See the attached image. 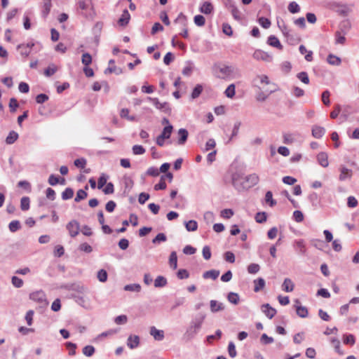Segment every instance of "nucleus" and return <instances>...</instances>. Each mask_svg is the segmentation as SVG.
<instances>
[{
	"instance_id": "f257e3e1",
	"label": "nucleus",
	"mask_w": 359,
	"mask_h": 359,
	"mask_svg": "<svg viewBox=\"0 0 359 359\" xmlns=\"http://www.w3.org/2000/svg\"><path fill=\"white\" fill-rule=\"evenodd\" d=\"M259 181V176L255 173L244 176L236 172L232 175V184L238 191L250 189L257 184Z\"/></svg>"
},
{
	"instance_id": "f03ea898",
	"label": "nucleus",
	"mask_w": 359,
	"mask_h": 359,
	"mask_svg": "<svg viewBox=\"0 0 359 359\" xmlns=\"http://www.w3.org/2000/svg\"><path fill=\"white\" fill-rule=\"evenodd\" d=\"M205 318V315H201L200 316L194 319L187 328L184 334V337L187 339L193 338L201 329Z\"/></svg>"
},
{
	"instance_id": "7ed1b4c3",
	"label": "nucleus",
	"mask_w": 359,
	"mask_h": 359,
	"mask_svg": "<svg viewBox=\"0 0 359 359\" xmlns=\"http://www.w3.org/2000/svg\"><path fill=\"white\" fill-rule=\"evenodd\" d=\"M214 71L217 77L224 79L233 76L236 68L231 65H215Z\"/></svg>"
},
{
	"instance_id": "20e7f679",
	"label": "nucleus",
	"mask_w": 359,
	"mask_h": 359,
	"mask_svg": "<svg viewBox=\"0 0 359 359\" xmlns=\"http://www.w3.org/2000/svg\"><path fill=\"white\" fill-rule=\"evenodd\" d=\"M148 100H149L158 109L168 114L171 113V108L169 103L166 102L162 103L158 100V98L156 97H148Z\"/></svg>"
},
{
	"instance_id": "39448f33",
	"label": "nucleus",
	"mask_w": 359,
	"mask_h": 359,
	"mask_svg": "<svg viewBox=\"0 0 359 359\" xmlns=\"http://www.w3.org/2000/svg\"><path fill=\"white\" fill-rule=\"evenodd\" d=\"M252 57L256 60H262L266 62H271L273 60V56L262 50H256L253 54Z\"/></svg>"
},
{
	"instance_id": "423d86ee",
	"label": "nucleus",
	"mask_w": 359,
	"mask_h": 359,
	"mask_svg": "<svg viewBox=\"0 0 359 359\" xmlns=\"http://www.w3.org/2000/svg\"><path fill=\"white\" fill-rule=\"evenodd\" d=\"M30 299L33 300L34 302L43 304L46 303V295L44 292L41 290L40 291H36L29 294Z\"/></svg>"
},
{
	"instance_id": "0eeeda50",
	"label": "nucleus",
	"mask_w": 359,
	"mask_h": 359,
	"mask_svg": "<svg viewBox=\"0 0 359 359\" xmlns=\"http://www.w3.org/2000/svg\"><path fill=\"white\" fill-rule=\"evenodd\" d=\"M67 229H68L69 234L71 236L74 237L79 233V225L76 221H71L67 225Z\"/></svg>"
},
{
	"instance_id": "6e6552de",
	"label": "nucleus",
	"mask_w": 359,
	"mask_h": 359,
	"mask_svg": "<svg viewBox=\"0 0 359 359\" xmlns=\"http://www.w3.org/2000/svg\"><path fill=\"white\" fill-rule=\"evenodd\" d=\"M330 8L337 12L339 14L342 15H346L348 13V8L344 6L341 5L338 3H332L330 4Z\"/></svg>"
},
{
	"instance_id": "1a4fd4ad",
	"label": "nucleus",
	"mask_w": 359,
	"mask_h": 359,
	"mask_svg": "<svg viewBox=\"0 0 359 359\" xmlns=\"http://www.w3.org/2000/svg\"><path fill=\"white\" fill-rule=\"evenodd\" d=\"M295 307L297 314L301 318H306L308 316L309 312L306 307L301 306L299 300H295Z\"/></svg>"
},
{
	"instance_id": "9d476101",
	"label": "nucleus",
	"mask_w": 359,
	"mask_h": 359,
	"mask_svg": "<svg viewBox=\"0 0 359 359\" xmlns=\"http://www.w3.org/2000/svg\"><path fill=\"white\" fill-rule=\"evenodd\" d=\"M149 333L155 340L162 341L164 339V332L156 329L154 326L150 327Z\"/></svg>"
},
{
	"instance_id": "9b49d317",
	"label": "nucleus",
	"mask_w": 359,
	"mask_h": 359,
	"mask_svg": "<svg viewBox=\"0 0 359 359\" xmlns=\"http://www.w3.org/2000/svg\"><path fill=\"white\" fill-rule=\"evenodd\" d=\"M140 344V337L137 335H130L127 339V346L131 348H137Z\"/></svg>"
},
{
	"instance_id": "f8f14e48",
	"label": "nucleus",
	"mask_w": 359,
	"mask_h": 359,
	"mask_svg": "<svg viewBox=\"0 0 359 359\" xmlns=\"http://www.w3.org/2000/svg\"><path fill=\"white\" fill-rule=\"evenodd\" d=\"M82 63L84 65L83 72L87 77L90 76V54L86 53H83L82 55Z\"/></svg>"
},
{
	"instance_id": "ddd939ff",
	"label": "nucleus",
	"mask_w": 359,
	"mask_h": 359,
	"mask_svg": "<svg viewBox=\"0 0 359 359\" xmlns=\"http://www.w3.org/2000/svg\"><path fill=\"white\" fill-rule=\"evenodd\" d=\"M130 19V15L129 12L128 11V10L125 9L123 11V13H122L121 18L118 20V24L121 27H125L128 24Z\"/></svg>"
},
{
	"instance_id": "4468645a",
	"label": "nucleus",
	"mask_w": 359,
	"mask_h": 359,
	"mask_svg": "<svg viewBox=\"0 0 359 359\" xmlns=\"http://www.w3.org/2000/svg\"><path fill=\"white\" fill-rule=\"evenodd\" d=\"M267 43L269 46L275 47L279 50H283V46L280 43L279 39L273 35H271L270 36H269L268 40H267Z\"/></svg>"
},
{
	"instance_id": "2eb2a0df",
	"label": "nucleus",
	"mask_w": 359,
	"mask_h": 359,
	"mask_svg": "<svg viewBox=\"0 0 359 359\" xmlns=\"http://www.w3.org/2000/svg\"><path fill=\"white\" fill-rule=\"evenodd\" d=\"M318 163L323 168H327L329 165L328 156L325 152H320L317 155Z\"/></svg>"
},
{
	"instance_id": "dca6fc26",
	"label": "nucleus",
	"mask_w": 359,
	"mask_h": 359,
	"mask_svg": "<svg viewBox=\"0 0 359 359\" xmlns=\"http://www.w3.org/2000/svg\"><path fill=\"white\" fill-rule=\"evenodd\" d=\"M340 172L341 173L339 177V180L340 181H344L346 179H350L353 174L352 170L346 167H341L340 168Z\"/></svg>"
},
{
	"instance_id": "f3484780",
	"label": "nucleus",
	"mask_w": 359,
	"mask_h": 359,
	"mask_svg": "<svg viewBox=\"0 0 359 359\" xmlns=\"http://www.w3.org/2000/svg\"><path fill=\"white\" fill-rule=\"evenodd\" d=\"M262 310L270 319H271L276 313V310L270 306L269 304L262 305Z\"/></svg>"
},
{
	"instance_id": "a211bd4d",
	"label": "nucleus",
	"mask_w": 359,
	"mask_h": 359,
	"mask_svg": "<svg viewBox=\"0 0 359 359\" xmlns=\"http://www.w3.org/2000/svg\"><path fill=\"white\" fill-rule=\"evenodd\" d=\"M294 287V284L290 278H285L282 285V289L286 292H292Z\"/></svg>"
},
{
	"instance_id": "6ab92c4d",
	"label": "nucleus",
	"mask_w": 359,
	"mask_h": 359,
	"mask_svg": "<svg viewBox=\"0 0 359 359\" xmlns=\"http://www.w3.org/2000/svg\"><path fill=\"white\" fill-rule=\"evenodd\" d=\"M188 135H189L188 131L186 129L180 128L178 130V136H179V139L177 141L178 144L183 145L187 140Z\"/></svg>"
},
{
	"instance_id": "aec40b11",
	"label": "nucleus",
	"mask_w": 359,
	"mask_h": 359,
	"mask_svg": "<svg viewBox=\"0 0 359 359\" xmlns=\"http://www.w3.org/2000/svg\"><path fill=\"white\" fill-rule=\"evenodd\" d=\"M277 23L278 27L285 37L289 39L290 36H292V34H290L291 30L287 27L283 20H281L280 22L278 20Z\"/></svg>"
},
{
	"instance_id": "412c9836",
	"label": "nucleus",
	"mask_w": 359,
	"mask_h": 359,
	"mask_svg": "<svg viewBox=\"0 0 359 359\" xmlns=\"http://www.w3.org/2000/svg\"><path fill=\"white\" fill-rule=\"evenodd\" d=\"M213 11V6L209 1H205L200 7V11L204 14H210Z\"/></svg>"
},
{
	"instance_id": "4be33fe9",
	"label": "nucleus",
	"mask_w": 359,
	"mask_h": 359,
	"mask_svg": "<svg viewBox=\"0 0 359 359\" xmlns=\"http://www.w3.org/2000/svg\"><path fill=\"white\" fill-rule=\"evenodd\" d=\"M102 27H103V24L102 22H97L95 25L94 27H93V31H94V33H95L94 41H95L96 44H97L98 42H99L100 34L101 31L102 29Z\"/></svg>"
},
{
	"instance_id": "5701e85b",
	"label": "nucleus",
	"mask_w": 359,
	"mask_h": 359,
	"mask_svg": "<svg viewBox=\"0 0 359 359\" xmlns=\"http://www.w3.org/2000/svg\"><path fill=\"white\" fill-rule=\"evenodd\" d=\"M325 128L320 126H315L312 128V135L316 138H320L325 134Z\"/></svg>"
},
{
	"instance_id": "b1692460",
	"label": "nucleus",
	"mask_w": 359,
	"mask_h": 359,
	"mask_svg": "<svg viewBox=\"0 0 359 359\" xmlns=\"http://www.w3.org/2000/svg\"><path fill=\"white\" fill-rule=\"evenodd\" d=\"M169 265L172 269H176L177 267V256L175 251L171 252L169 257Z\"/></svg>"
},
{
	"instance_id": "393cba45",
	"label": "nucleus",
	"mask_w": 359,
	"mask_h": 359,
	"mask_svg": "<svg viewBox=\"0 0 359 359\" xmlns=\"http://www.w3.org/2000/svg\"><path fill=\"white\" fill-rule=\"evenodd\" d=\"M210 310L212 312H217L224 309V306L222 303L217 302L216 300H211L210 302Z\"/></svg>"
},
{
	"instance_id": "a878e982",
	"label": "nucleus",
	"mask_w": 359,
	"mask_h": 359,
	"mask_svg": "<svg viewBox=\"0 0 359 359\" xmlns=\"http://www.w3.org/2000/svg\"><path fill=\"white\" fill-rule=\"evenodd\" d=\"M219 275V271L212 269V270L205 271L203 274V277L205 279L211 278L212 280H215L218 278Z\"/></svg>"
},
{
	"instance_id": "bb28decb",
	"label": "nucleus",
	"mask_w": 359,
	"mask_h": 359,
	"mask_svg": "<svg viewBox=\"0 0 359 359\" xmlns=\"http://www.w3.org/2000/svg\"><path fill=\"white\" fill-rule=\"evenodd\" d=\"M34 46V44H22L18 46V49L20 51L21 55L27 57L29 55L31 52L32 47Z\"/></svg>"
},
{
	"instance_id": "cd10ccee",
	"label": "nucleus",
	"mask_w": 359,
	"mask_h": 359,
	"mask_svg": "<svg viewBox=\"0 0 359 359\" xmlns=\"http://www.w3.org/2000/svg\"><path fill=\"white\" fill-rule=\"evenodd\" d=\"M172 130V126L171 124H168V126L164 127L160 135L168 140L170 137Z\"/></svg>"
},
{
	"instance_id": "c85d7f7f",
	"label": "nucleus",
	"mask_w": 359,
	"mask_h": 359,
	"mask_svg": "<svg viewBox=\"0 0 359 359\" xmlns=\"http://www.w3.org/2000/svg\"><path fill=\"white\" fill-rule=\"evenodd\" d=\"M52 7L51 0H43V9L42 14L43 17H46L50 13Z\"/></svg>"
},
{
	"instance_id": "c756f323",
	"label": "nucleus",
	"mask_w": 359,
	"mask_h": 359,
	"mask_svg": "<svg viewBox=\"0 0 359 359\" xmlns=\"http://www.w3.org/2000/svg\"><path fill=\"white\" fill-rule=\"evenodd\" d=\"M294 247L299 250L300 254L305 255L306 248L303 240L296 241L294 243Z\"/></svg>"
},
{
	"instance_id": "7c9ffc66",
	"label": "nucleus",
	"mask_w": 359,
	"mask_h": 359,
	"mask_svg": "<svg viewBox=\"0 0 359 359\" xmlns=\"http://www.w3.org/2000/svg\"><path fill=\"white\" fill-rule=\"evenodd\" d=\"M225 95L228 98H233L236 94V86L233 83L230 84L224 91Z\"/></svg>"
},
{
	"instance_id": "2f4dec72",
	"label": "nucleus",
	"mask_w": 359,
	"mask_h": 359,
	"mask_svg": "<svg viewBox=\"0 0 359 359\" xmlns=\"http://www.w3.org/2000/svg\"><path fill=\"white\" fill-rule=\"evenodd\" d=\"M327 60L330 65H336V66H339L341 62L340 57H339L336 55H334L332 54H330L327 56Z\"/></svg>"
},
{
	"instance_id": "473e14b6",
	"label": "nucleus",
	"mask_w": 359,
	"mask_h": 359,
	"mask_svg": "<svg viewBox=\"0 0 359 359\" xmlns=\"http://www.w3.org/2000/svg\"><path fill=\"white\" fill-rule=\"evenodd\" d=\"M120 116L123 118H126L130 121H136V117L135 116L129 115V110L126 108L122 109L120 112Z\"/></svg>"
},
{
	"instance_id": "72a5a7b5",
	"label": "nucleus",
	"mask_w": 359,
	"mask_h": 359,
	"mask_svg": "<svg viewBox=\"0 0 359 359\" xmlns=\"http://www.w3.org/2000/svg\"><path fill=\"white\" fill-rule=\"evenodd\" d=\"M57 70L58 67L55 65L51 64L44 70V75L48 77L51 76Z\"/></svg>"
},
{
	"instance_id": "f704fd0d",
	"label": "nucleus",
	"mask_w": 359,
	"mask_h": 359,
	"mask_svg": "<svg viewBox=\"0 0 359 359\" xmlns=\"http://www.w3.org/2000/svg\"><path fill=\"white\" fill-rule=\"evenodd\" d=\"M254 291L259 292V290L264 288L265 285V281L262 278H259L254 280Z\"/></svg>"
},
{
	"instance_id": "c9c22d12",
	"label": "nucleus",
	"mask_w": 359,
	"mask_h": 359,
	"mask_svg": "<svg viewBox=\"0 0 359 359\" xmlns=\"http://www.w3.org/2000/svg\"><path fill=\"white\" fill-rule=\"evenodd\" d=\"M65 182V180L64 178H62L61 181H60V178L57 176H55L54 175H50L48 178V183L52 186H55L57 183H61L62 184H64Z\"/></svg>"
},
{
	"instance_id": "e433bc0d",
	"label": "nucleus",
	"mask_w": 359,
	"mask_h": 359,
	"mask_svg": "<svg viewBox=\"0 0 359 359\" xmlns=\"http://www.w3.org/2000/svg\"><path fill=\"white\" fill-rule=\"evenodd\" d=\"M167 285V280L161 276H158L154 280V286L156 287H164Z\"/></svg>"
},
{
	"instance_id": "4c0bfd02",
	"label": "nucleus",
	"mask_w": 359,
	"mask_h": 359,
	"mask_svg": "<svg viewBox=\"0 0 359 359\" xmlns=\"http://www.w3.org/2000/svg\"><path fill=\"white\" fill-rule=\"evenodd\" d=\"M185 226L188 231H195L198 229V224L195 220H189L185 223Z\"/></svg>"
},
{
	"instance_id": "58836bf2",
	"label": "nucleus",
	"mask_w": 359,
	"mask_h": 359,
	"mask_svg": "<svg viewBox=\"0 0 359 359\" xmlns=\"http://www.w3.org/2000/svg\"><path fill=\"white\" fill-rule=\"evenodd\" d=\"M124 290L126 291H131V292H140L141 290V285L137 283L129 284L124 286Z\"/></svg>"
},
{
	"instance_id": "ea45409f",
	"label": "nucleus",
	"mask_w": 359,
	"mask_h": 359,
	"mask_svg": "<svg viewBox=\"0 0 359 359\" xmlns=\"http://www.w3.org/2000/svg\"><path fill=\"white\" fill-rule=\"evenodd\" d=\"M228 301L233 304H238L239 302V296L237 293L229 292L227 296Z\"/></svg>"
},
{
	"instance_id": "a19ab883",
	"label": "nucleus",
	"mask_w": 359,
	"mask_h": 359,
	"mask_svg": "<svg viewBox=\"0 0 359 359\" xmlns=\"http://www.w3.org/2000/svg\"><path fill=\"white\" fill-rule=\"evenodd\" d=\"M18 137V135L15 131H11L9 133L8 135L6 137V142L7 144H11L14 143Z\"/></svg>"
},
{
	"instance_id": "79ce46f5",
	"label": "nucleus",
	"mask_w": 359,
	"mask_h": 359,
	"mask_svg": "<svg viewBox=\"0 0 359 359\" xmlns=\"http://www.w3.org/2000/svg\"><path fill=\"white\" fill-rule=\"evenodd\" d=\"M297 77L304 84H309L310 82L308 74L306 72H301L297 74Z\"/></svg>"
},
{
	"instance_id": "37998d69",
	"label": "nucleus",
	"mask_w": 359,
	"mask_h": 359,
	"mask_svg": "<svg viewBox=\"0 0 359 359\" xmlns=\"http://www.w3.org/2000/svg\"><path fill=\"white\" fill-rule=\"evenodd\" d=\"M288 11L291 13H297L300 11V7L295 1H292L288 5Z\"/></svg>"
},
{
	"instance_id": "c03bdc74",
	"label": "nucleus",
	"mask_w": 359,
	"mask_h": 359,
	"mask_svg": "<svg viewBox=\"0 0 359 359\" xmlns=\"http://www.w3.org/2000/svg\"><path fill=\"white\" fill-rule=\"evenodd\" d=\"M132 151L134 155H142L146 151L145 149L142 145H134L132 148Z\"/></svg>"
},
{
	"instance_id": "a18cd8bd",
	"label": "nucleus",
	"mask_w": 359,
	"mask_h": 359,
	"mask_svg": "<svg viewBox=\"0 0 359 359\" xmlns=\"http://www.w3.org/2000/svg\"><path fill=\"white\" fill-rule=\"evenodd\" d=\"M202 91L203 86L201 84L196 85L191 93V97L193 99L197 98L201 94Z\"/></svg>"
},
{
	"instance_id": "49530a36",
	"label": "nucleus",
	"mask_w": 359,
	"mask_h": 359,
	"mask_svg": "<svg viewBox=\"0 0 359 359\" xmlns=\"http://www.w3.org/2000/svg\"><path fill=\"white\" fill-rule=\"evenodd\" d=\"M265 201L267 203H269L271 207L274 206L276 204V201L273 199L272 192L268 191L265 195Z\"/></svg>"
},
{
	"instance_id": "de8ad7c7",
	"label": "nucleus",
	"mask_w": 359,
	"mask_h": 359,
	"mask_svg": "<svg viewBox=\"0 0 359 359\" xmlns=\"http://www.w3.org/2000/svg\"><path fill=\"white\" fill-rule=\"evenodd\" d=\"M229 11L231 12L235 20H240L241 19V12L236 6H231V8L229 9Z\"/></svg>"
},
{
	"instance_id": "09e8293b",
	"label": "nucleus",
	"mask_w": 359,
	"mask_h": 359,
	"mask_svg": "<svg viewBox=\"0 0 359 359\" xmlns=\"http://www.w3.org/2000/svg\"><path fill=\"white\" fill-rule=\"evenodd\" d=\"M74 196V191L70 188H67L62 193V198L63 200H67L70 199Z\"/></svg>"
},
{
	"instance_id": "8fccbe9b",
	"label": "nucleus",
	"mask_w": 359,
	"mask_h": 359,
	"mask_svg": "<svg viewBox=\"0 0 359 359\" xmlns=\"http://www.w3.org/2000/svg\"><path fill=\"white\" fill-rule=\"evenodd\" d=\"M194 23L199 27H202L205 23V18L201 15H197L194 18Z\"/></svg>"
},
{
	"instance_id": "3c124183",
	"label": "nucleus",
	"mask_w": 359,
	"mask_h": 359,
	"mask_svg": "<svg viewBox=\"0 0 359 359\" xmlns=\"http://www.w3.org/2000/svg\"><path fill=\"white\" fill-rule=\"evenodd\" d=\"M107 179H108V176L104 174H102L100 177V178L98 179V182H97V188L99 189H102L103 187L107 184Z\"/></svg>"
},
{
	"instance_id": "603ef678",
	"label": "nucleus",
	"mask_w": 359,
	"mask_h": 359,
	"mask_svg": "<svg viewBox=\"0 0 359 359\" xmlns=\"http://www.w3.org/2000/svg\"><path fill=\"white\" fill-rule=\"evenodd\" d=\"M97 277L98 278V280L102 282V283H104L107 281V273L105 270L104 269H100L98 272H97Z\"/></svg>"
},
{
	"instance_id": "864d4df0",
	"label": "nucleus",
	"mask_w": 359,
	"mask_h": 359,
	"mask_svg": "<svg viewBox=\"0 0 359 359\" xmlns=\"http://www.w3.org/2000/svg\"><path fill=\"white\" fill-rule=\"evenodd\" d=\"M20 208L22 210H27L29 208V198L28 197L22 198Z\"/></svg>"
},
{
	"instance_id": "5fc2aeb1",
	"label": "nucleus",
	"mask_w": 359,
	"mask_h": 359,
	"mask_svg": "<svg viewBox=\"0 0 359 359\" xmlns=\"http://www.w3.org/2000/svg\"><path fill=\"white\" fill-rule=\"evenodd\" d=\"M228 352L229 355L231 358H234L236 356V346L233 342L230 341L228 345Z\"/></svg>"
},
{
	"instance_id": "6e6d98bb",
	"label": "nucleus",
	"mask_w": 359,
	"mask_h": 359,
	"mask_svg": "<svg viewBox=\"0 0 359 359\" xmlns=\"http://www.w3.org/2000/svg\"><path fill=\"white\" fill-rule=\"evenodd\" d=\"M167 240L166 236L163 233H159L156 235V236L152 240V243L154 244L160 243V242H165Z\"/></svg>"
},
{
	"instance_id": "4d7b16f0",
	"label": "nucleus",
	"mask_w": 359,
	"mask_h": 359,
	"mask_svg": "<svg viewBox=\"0 0 359 359\" xmlns=\"http://www.w3.org/2000/svg\"><path fill=\"white\" fill-rule=\"evenodd\" d=\"M260 266L257 264H250L248 267L249 273L255 274L259 271Z\"/></svg>"
},
{
	"instance_id": "13d9d810",
	"label": "nucleus",
	"mask_w": 359,
	"mask_h": 359,
	"mask_svg": "<svg viewBox=\"0 0 359 359\" xmlns=\"http://www.w3.org/2000/svg\"><path fill=\"white\" fill-rule=\"evenodd\" d=\"M258 21L259 25L265 29H268L271 26V21L268 18L262 17L259 18Z\"/></svg>"
},
{
	"instance_id": "bf43d9fd",
	"label": "nucleus",
	"mask_w": 359,
	"mask_h": 359,
	"mask_svg": "<svg viewBox=\"0 0 359 359\" xmlns=\"http://www.w3.org/2000/svg\"><path fill=\"white\" fill-rule=\"evenodd\" d=\"M292 94L296 97H301L304 95V90L297 86L292 88Z\"/></svg>"
},
{
	"instance_id": "052dcab7",
	"label": "nucleus",
	"mask_w": 359,
	"mask_h": 359,
	"mask_svg": "<svg viewBox=\"0 0 359 359\" xmlns=\"http://www.w3.org/2000/svg\"><path fill=\"white\" fill-rule=\"evenodd\" d=\"M128 321V318L126 315H121L115 318L114 322L117 325L126 324Z\"/></svg>"
},
{
	"instance_id": "680f3d73",
	"label": "nucleus",
	"mask_w": 359,
	"mask_h": 359,
	"mask_svg": "<svg viewBox=\"0 0 359 359\" xmlns=\"http://www.w3.org/2000/svg\"><path fill=\"white\" fill-rule=\"evenodd\" d=\"M165 188H166V184L165 182L164 176H161L160 182L154 186V189L156 191H158V190H163Z\"/></svg>"
},
{
	"instance_id": "e2e57ef3",
	"label": "nucleus",
	"mask_w": 359,
	"mask_h": 359,
	"mask_svg": "<svg viewBox=\"0 0 359 359\" xmlns=\"http://www.w3.org/2000/svg\"><path fill=\"white\" fill-rule=\"evenodd\" d=\"M220 215L225 219H229L233 215V212L231 209H224L221 211Z\"/></svg>"
},
{
	"instance_id": "0e129e2a",
	"label": "nucleus",
	"mask_w": 359,
	"mask_h": 359,
	"mask_svg": "<svg viewBox=\"0 0 359 359\" xmlns=\"http://www.w3.org/2000/svg\"><path fill=\"white\" fill-rule=\"evenodd\" d=\"M177 276L179 279H186L189 277V273L186 269H180L177 271Z\"/></svg>"
},
{
	"instance_id": "69168bd1",
	"label": "nucleus",
	"mask_w": 359,
	"mask_h": 359,
	"mask_svg": "<svg viewBox=\"0 0 359 359\" xmlns=\"http://www.w3.org/2000/svg\"><path fill=\"white\" fill-rule=\"evenodd\" d=\"M20 228V224L18 221L14 220L9 224V229L11 232H15Z\"/></svg>"
},
{
	"instance_id": "338daca9",
	"label": "nucleus",
	"mask_w": 359,
	"mask_h": 359,
	"mask_svg": "<svg viewBox=\"0 0 359 359\" xmlns=\"http://www.w3.org/2000/svg\"><path fill=\"white\" fill-rule=\"evenodd\" d=\"M293 219L297 222H301L304 220V215L300 210H295L293 212Z\"/></svg>"
},
{
	"instance_id": "774afa93",
	"label": "nucleus",
	"mask_w": 359,
	"mask_h": 359,
	"mask_svg": "<svg viewBox=\"0 0 359 359\" xmlns=\"http://www.w3.org/2000/svg\"><path fill=\"white\" fill-rule=\"evenodd\" d=\"M87 197V193L83 191V189H79L77 193L75 198V201L79 202L81 200H83Z\"/></svg>"
}]
</instances>
